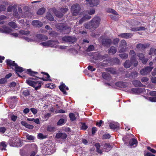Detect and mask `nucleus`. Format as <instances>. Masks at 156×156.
Here are the masks:
<instances>
[{
    "instance_id": "nucleus-1",
    "label": "nucleus",
    "mask_w": 156,
    "mask_h": 156,
    "mask_svg": "<svg viewBox=\"0 0 156 156\" xmlns=\"http://www.w3.org/2000/svg\"><path fill=\"white\" fill-rule=\"evenodd\" d=\"M100 21L101 19L100 17H95L89 22L84 24L85 27L86 28L89 29L92 28H96L99 27Z\"/></svg>"
},
{
    "instance_id": "nucleus-2",
    "label": "nucleus",
    "mask_w": 156,
    "mask_h": 156,
    "mask_svg": "<svg viewBox=\"0 0 156 156\" xmlns=\"http://www.w3.org/2000/svg\"><path fill=\"white\" fill-rule=\"evenodd\" d=\"M68 10L69 9L68 8H62L60 9L61 12H60L58 11H57L55 8H54L50 9H49V11L51 13H54L57 17L61 18L63 16L64 14L68 11Z\"/></svg>"
},
{
    "instance_id": "nucleus-3",
    "label": "nucleus",
    "mask_w": 156,
    "mask_h": 156,
    "mask_svg": "<svg viewBox=\"0 0 156 156\" xmlns=\"http://www.w3.org/2000/svg\"><path fill=\"white\" fill-rule=\"evenodd\" d=\"M93 58L96 60H103V62H106V63H109L112 60L108 58V55H102L100 53H96L94 56Z\"/></svg>"
},
{
    "instance_id": "nucleus-4",
    "label": "nucleus",
    "mask_w": 156,
    "mask_h": 156,
    "mask_svg": "<svg viewBox=\"0 0 156 156\" xmlns=\"http://www.w3.org/2000/svg\"><path fill=\"white\" fill-rule=\"evenodd\" d=\"M55 27L58 29L62 31V33L64 34H68L71 31V28L66 26L63 23H58L55 25Z\"/></svg>"
},
{
    "instance_id": "nucleus-5",
    "label": "nucleus",
    "mask_w": 156,
    "mask_h": 156,
    "mask_svg": "<svg viewBox=\"0 0 156 156\" xmlns=\"http://www.w3.org/2000/svg\"><path fill=\"white\" fill-rule=\"evenodd\" d=\"M30 79H34V78H30L26 80L27 83L30 86L35 87V90H37L40 89L42 83L41 81H35L31 80Z\"/></svg>"
},
{
    "instance_id": "nucleus-6",
    "label": "nucleus",
    "mask_w": 156,
    "mask_h": 156,
    "mask_svg": "<svg viewBox=\"0 0 156 156\" xmlns=\"http://www.w3.org/2000/svg\"><path fill=\"white\" fill-rule=\"evenodd\" d=\"M58 41L57 40H49L46 42L41 43L40 44L46 47H54L55 45L58 44Z\"/></svg>"
},
{
    "instance_id": "nucleus-7",
    "label": "nucleus",
    "mask_w": 156,
    "mask_h": 156,
    "mask_svg": "<svg viewBox=\"0 0 156 156\" xmlns=\"http://www.w3.org/2000/svg\"><path fill=\"white\" fill-rule=\"evenodd\" d=\"M20 143V141L19 138L16 137H11L9 139V142L10 146L13 147L18 146Z\"/></svg>"
},
{
    "instance_id": "nucleus-8",
    "label": "nucleus",
    "mask_w": 156,
    "mask_h": 156,
    "mask_svg": "<svg viewBox=\"0 0 156 156\" xmlns=\"http://www.w3.org/2000/svg\"><path fill=\"white\" fill-rule=\"evenodd\" d=\"M80 9V5L77 4H76L73 5L71 7V12L73 15V16H76L79 12Z\"/></svg>"
},
{
    "instance_id": "nucleus-9",
    "label": "nucleus",
    "mask_w": 156,
    "mask_h": 156,
    "mask_svg": "<svg viewBox=\"0 0 156 156\" xmlns=\"http://www.w3.org/2000/svg\"><path fill=\"white\" fill-rule=\"evenodd\" d=\"M62 39L63 41L68 42L69 44H72L76 41V39L75 37L71 36L64 37L62 38Z\"/></svg>"
},
{
    "instance_id": "nucleus-10",
    "label": "nucleus",
    "mask_w": 156,
    "mask_h": 156,
    "mask_svg": "<svg viewBox=\"0 0 156 156\" xmlns=\"http://www.w3.org/2000/svg\"><path fill=\"white\" fill-rule=\"evenodd\" d=\"M127 46V43L125 40H123L121 41L119 48L120 49L119 50V53H123L126 52V48Z\"/></svg>"
},
{
    "instance_id": "nucleus-11",
    "label": "nucleus",
    "mask_w": 156,
    "mask_h": 156,
    "mask_svg": "<svg viewBox=\"0 0 156 156\" xmlns=\"http://www.w3.org/2000/svg\"><path fill=\"white\" fill-rule=\"evenodd\" d=\"M86 4L91 7L97 6L100 3V0H86Z\"/></svg>"
},
{
    "instance_id": "nucleus-12",
    "label": "nucleus",
    "mask_w": 156,
    "mask_h": 156,
    "mask_svg": "<svg viewBox=\"0 0 156 156\" xmlns=\"http://www.w3.org/2000/svg\"><path fill=\"white\" fill-rule=\"evenodd\" d=\"M129 91V92L133 94H139L144 92L145 89L141 88H132Z\"/></svg>"
},
{
    "instance_id": "nucleus-13",
    "label": "nucleus",
    "mask_w": 156,
    "mask_h": 156,
    "mask_svg": "<svg viewBox=\"0 0 156 156\" xmlns=\"http://www.w3.org/2000/svg\"><path fill=\"white\" fill-rule=\"evenodd\" d=\"M153 67L151 66H147L142 69L140 71V74L143 75H145L149 73L152 70Z\"/></svg>"
},
{
    "instance_id": "nucleus-14",
    "label": "nucleus",
    "mask_w": 156,
    "mask_h": 156,
    "mask_svg": "<svg viewBox=\"0 0 156 156\" xmlns=\"http://www.w3.org/2000/svg\"><path fill=\"white\" fill-rule=\"evenodd\" d=\"M129 54L132 56L130 59L131 62L132 63L135 62L134 63V66H136L137 65V62L136 61L135 58L136 53L133 50H131Z\"/></svg>"
},
{
    "instance_id": "nucleus-15",
    "label": "nucleus",
    "mask_w": 156,
    "mask_h": 156,
    "mask_svg": "<svg viewBox=\"0 0 156 156\" xmlns=\"http://www.w3.org/2000/svg\"><path fill=\"white\" fill-rule=\"evenodd\" d=\"M112 43L111 39L108 38L103 39L102 41V44L103 46L107 47H109Z\"/></svg>"
},
{
    "instance_id": "nucleus-16",
    "label": "nucleus",
    "mask_w": 156,
    "mask_h": 156,
    "mask_svg": "<svg viewBox=\"0 0 156 156\" xmlns=\"http://www.w3.org/2000/svg\"><path fill=\"white\" fill-rule=\"evenodd\" d=\"M137 56L139 57L141 61L143 64H146L148 59L145 58L144 55L142 53H138L137 54Z\"/></svg>"
},
{
    "instance_id": "nucleus-17",
    "label": "nucleus",
    "mask_w": 156,
    "mask_h": 156,
    "mask_svg": "<svg viewBox=\"0 0 156 156\" xmlns=\"http://www.w3.org/2000/svg\"><path fill=\"white\" fill-rule=\"evenodd\" d=\"M150 46V44L149 43L142 44L139 43L137 44L136 46V48L137 49L140 50H143L145 48L149 47Z\"/></svg>"
},
{
    "instance_id": "nucleus-18",
    "label": "nucleus",
    "mask_w": 156,
    "mask_h": 156,
    "mask_svg": "<svg viewBox=\"0 0 156 156\" xmlns=\"http://www.w3.org/2000/svg\"><path fill=\"white\" fill-rule=\"evenodd\" d=\"M52 150V149L50 146L48 145L44 147L43 150L42 151L44 153L45 151V153H44V154L45 155L50 154L53 153Z\"/></svg>"
},
{
    "instance_id": "nucleus-19",
    "label": "nucleus",
    "mask_w": 156,
    "mask_h": 156,
    "mask_svg": "<svg viewBox=\"0 0 156 156\" xmlns=\"http://www.w3.org/2000/svg\"><path fill=\"white\" fill-rule=\"evenodd\" d=\"M12 31V29L5 26H4L2 28H0V33H9Z\"/></svg>"
},
{
    "instance_id": "nucleus-20",
    "label": "nucleus",
    "mask_w": 156,
    "mask_h": 156,
    "mask_svg": "<svg viewBox=\"0 0 156 156\" xmlns=\"http://www.w3.org/2000/svg\"><path fill=\"white\" fill-rule=\"evenodd\" d=\"M119 37L126 39L131 38L133 36L132 34L130 33H123L118 35Z\"/></svg>"
},
{
    "instance_id": "nucleus-21",
    "label": "nucleus",
    "mask_w": 156,
    "mask_h": 156,
    "mask_svg": "<svg viewBox=\"0 0 156 156\" xmlns=\"http://www.w3.org/2000/svg\"><path fill=\"white\" fill-rule=\"evenodd\" d=\"M67 137V135L64 133H57L55 136V137L56 138L62 140L66 139Z\"/></svg>"
},
{
    "instance_id": "nucleus-22",
    "label": "nucleus",
    "mask_w": 156,
    "mask_h": 156,
    "mask_svg": "<svg viewBox=\"0 0 156 156\" xmlns=\"http://www.w3.org/2000/svg\"><path fill=\"white\" fill-rule=\"evenodd\" d=\"M59 87L60 90L62 91L64 94L66 95L67 94L66 92L64 89H66L67 90H68L69 88L68 87H66L65 84L62 83L59 86Z\"/></svg>"
},
{
    "instance_id": "nucleus-23",
    "label": "nucleus",
    "mask_w": 156,
    "mask_h": 156,
    "mask_svg": "<svg viewBox=\"0 0 156 156\" xmlns=\"http://www.w3.org/2000/svg\"><path fill=\"white\" fill-rule=\"evenodd\" d=\"M36 37L41 41H45L48 39V37L42 34H38L37 35Z\"/></svg>"
},
{
    "instance_id": "nucleus-24",
    "label": "nucleus",
    "mask_w": 156,
    "mask_h": 156,
    "mask_svg": "<svg viewBox=\"0 0 156 156\" xmlns=\"http://www.w3.org/2000/svg\"><path fill=\"white\" fill-rule=\"evenodd\" d=\"M32 24L33 25L38 27H41L43 25V24L42 22L38 20H35L33 21L32 22Z\"/></svg>"
},
{
    "instance_id": "nucleus-25",
    "label": "nucleus",
    "mask_w": 156,
    "mask_h": 156,
    "mask_svg": "<svg viewBox=\"0 0 156 156\" xmlns=\"http://www.w3.org/2000/svg\"><path fill=\"white\" fill-rule=\"evenodd\" d=\"M7 64L12 69L16 65V63L14 61L8 59L6 61Z\"/></svg>"
},
{
    "instance_id": "nucleus-26",
    "label": "nucleus",
    "mask_w": 156,
    "mask_h": 156,
    "mask_svg": "<svg viewBox=\"0 0 156 156\" xmlns=\"http://www.w3.org/2000/svg\"><path fill=\"white\" fill-rule=\"evenodd\" d=\"M41 74H43L45 76H47L46 77L44 76V78L43 77H41V78H39V77H37L36 79H40L43 81H48V80H50L51 81V80L50 79H49V78L50 77V76L49 75L46 73H44L43 72H41Z\"/></svg>"
},
{
    "instance_id": "nucleus-27",
    "label": "nucleus",
    "mask_w": 156,
    "mask_h": 156,
    "mask_svg": "<svg viewBox=\"0 0 156 156\" xmlns=\"http://www.w3.org/2000/svg\"><path fill=\"white\" fill-rule=\"evenodd\" d=\"M112 147L109 144L105 143L103 147V151L107 152L111 149Z\"/></svg>"
},
{
    "instance_id": "nucleus-28",
    "label": "nucleus",
    "mask_w": 156,
    "mask_h": 156,
    "mask_svg": "<svg viewBox=\"0 0 156 156\" xmlns=\"http://www.w3.org/2000/svg\"><path fill=\"white\" fill-rule=\"evenodd\" d=\"M115 85L117 87L122 88L126 87L127 86L126 83L123 82H118L115 83Z\"/></svg>"
},
{
    "instance_id": "nucleus-29",
    "label": "nucleus",
    "mask_w": 156,
    "mask_h": 156,
    "mask_svg": "<svg viewBox=\"0 0 156 156\" xmlns=\"http://www.w3.org/2000/svg\"><path fill=\"white\" fill-rule=\"evenodd\" d=\"M91 18V16L88 15H85L83 16V17H82L79 21L78 23L79 24H82L84 21L86 20H88L90 19Z\"/></svg>"
},
{
    "instance_id": "nucleus-30",
    "label": "nucleus",
    "mask_w": 156,
    "mask_h": 156,
    "mask_svg": "<svg viewBox=\"0 0 156 156\" xmlns=\"http://www.w3.org/2000/svg\"><path fill=\"white\" fill-rule=\"evenodd\" d=\"M109 127L111 129L113 130L117 129L119 128V124L118 123H112L110 124Z\"/></svg>"
},
{
    "instance_id": "nucleus-31",
    "label": "nucleus",
    "mask_w": 156,
    "mask_h": 156,
    "mask_svg": "<svg viewBox=\"0 0 156 156\" xmlns=\"http://www.w3.org/2000/svg\"><path fill=\"white\" fill-rule=\"evenodd\" d=\"M13 69H14L15 70L16 73H17V72H22L24 71L23 69L20 66H18L17 64H16L14 67Z\"/></svg>"
},
{
    "instance_id": "nucleus-32",
    "label": "nucleus",
    "mask_w": 156,
    "mask_h": 156,
    "mask_svg": "<svg viewBox=\"0 0 156 156\" xmlns=\"http://www.w3.org/2000/svg\"><path fill=\"white\" fill-rule=\"evenodd\" d=\"M133 84L135 87H141L143 86L140 81L137 80H133Z\"/></svg>"
},
{
    "instance_id": "nucleus-33",
    "label": "nucleus",
    "mask_w": 156,
    "mask_h": 156,
    "mask_svg": "<svg viewBox=\"0 0 156 156\" xmlns=\"http://www.w3.org/2000/svg\"><path fill=\"white\" fill-rule=\"evenodd\" d=\"M129 143L130 146H133L135 145L134 147H135L137 145V141L136 139L132 138L129 141Z\"/></svg>"
},
{
    "instance_id": "nucleus-34",
    "label": "nucleus",
    "mask_w": 156,
    "mask_h": 156,
    "mask_svg": "<svg viewBox=\"0 0 156 156\" xmlns=\"http://www.w3.org/2000/svg\"><path fill=\"white\" fill-rule=\"evenodd\" d=\"M117 51L116 48L114 46H112L108 50V53L109 54L114 55L115 54Z\"/></svg>"
},
{
    "instance_id": "nucleus-35",
    "label": "nucleus",
    "mask_w": 156,
    "mask_h": 156,
    "mask_svg": "<svg viewBox=\"0 0 156 156\" xmlns=\"http://www.w3.org/2000/svg\"><path fill=\"white\" fill-rule=\"evenodd\" d=\"M135 63V62L132 63L131 61L130 62L129 60H127L124 63V66L126 68H129L130 67L131 64H134Z\"/></svg>"
},
{
    "instance_id": "nucleus-36",
    "label": "nucleus",
    "mask_w": 156,
    "mask_h": 156,
    "mask_svg": "<svg viewBox=\"0 0 156 156\" xmlns=\"http://www.w3.org/2000/svg\"><path fill=\"white\" fill-rule=\"evenodd\" d=\"M94 63L96 64V66L97 67L100 68H101L104 67L106 64V63L102 62H94Z\"/></svg>"
},
{
    "instance_id": "nucleus-37",
    "label": "nucleus",
    "mask_w": 156,
    "mask_h": 156,
    "mask_svg": "<svg viewBox=\"0 0 156 156\" xmlns=\"http://www.w3.org/2000/svg\"><path fill=\"white\" fill-rule=\"evenodd\" d=\"M6 146L5 142L3 141L0 143V149L1 150H5Z\"/></svg>"
},
{
    "instance_id": "nucleus-38",
    "label": "nucleus",
    "mask_w": 156,
    "mask_h": 156,
    "mask_svg": "<svg viewBox=\"0 0 156 156\" xmlns=\"http://www.w3.org/2000/svg\"><path fill=\"white\" fill-rule=\"evenodd\" d=\"M13 16L17 19H20V15L17 12L16 8L13 10Z\"/></svg>"
},
{
    "instance_id": "nucleus-39",
    "label": "nucleus",
    "mask_w": 156,
    "mask_h": 156,
    "mask_svg": "<svg viewBox=\"0 0 156 156\" xmlns=\"http://www.w3.org/2000/svg\"><path fill=\"white\" fill-rule=\"evenodd\" d=\"M146 28L143 27H136L133 28L132 30L133 31H137L139 30H144Z\"/></svg>"
},
{
    "instance_id": "nucleus-40",
    "label": "nucleus",
    "mask_w": 156,
    "mask_h": 156,
    "mask_svg": "<svg viewBox=\"0 0 156 156\" xmlns=\"http://www.w3.org/2000/svg\"><path fill=\"white\" fill-rule=\"evenodd\" d=\"M27 73L31 76H34L35 75L37 74L38 73L36 72L33 71L30 69H27L26 71Z\"/></svg>"
},
{
    "instance_id": "nucleus-41",
    "label": "nucleus",
    "mask_w": 156,
    "mask_h": 156,
    "mask_svg": "<svg viewBox=\"0 0 156 156\" xmlns=\"http://www.w3.org/2000/svg\"><path fill=\"white\" fill-rule=\"evenodd\" d=\"M49 12H48L47 13V15L46 16V18L48 20L50 21H53L54 20V18L53 16L51 15V14L49 12H51L49 11Z\"/></svg>"
},
{
    "instance_id": "nucleus-42",
    "label": "nucleus",
    "mask_w": 156,
    "mask_h": 156,
    "mask_svg": "<svg viewBox=\"0 0 156 156\" xmlns=\"http://www.w3.org/2000/svg\"><path fill=\"white\" fill-rule=\"evenodd\" d=\"M17 7V6L16 5H14L13 6H9L7 8V11L8 12H10L12 11H13V10H15Z\"/></svg>"
},
{
    "instance_id": "nucleus-43",
    "label": "nucleus",
    "mask_w": 156,
    "mask_h": 156,
    "mask_svg": "<svg viewBox=\"0 0 156 156\" xmlns=\"http://www.w3.org/2000/svg\"><path fill=\"white\" fill-rule=\"evenodd\" d=\"M45 9L43 7L39 9L37 12V13L39 15H42L45 12Z\"/></svg>"
},
{
    "instance_id": "nucleus-44",
    "label": "nucleus",
    "mask_w": 156,
    "mask_h": 156,
    "mask_svg": "<svg viewBox=\"0 0 156 156\" xmlns=\"http://www.w3.org/2000/svg\"><path fill=\"white\" fill-rule=\"evenodd\" d=\"M102 76L103 78L105 80H108L111 78L109 75L105 72L102 73Z\"/></svg>"
},
{
    "instance_id": "nucleus-45",
    "label": "nucleus",
    "mask_w": 156,
    "mask_h": 156,
    "mask_svg": "<svg viewBox=\"0 0 156 156\" xmlns=\"http://www.w3.org/2000/svg\"><path fill=\"white\" fill-rule=\"evenodd\" d=\"M95 147H96L97 148V151L100 154H101L102 153V151L101 150H100L99 149L100 147V145L99 143H96L95 145Z\"/></svg>"
},
{
    "instance_id": "nucleus-46",
    "label": "nucleus",
    "mask_w": 156,
    "mask_h": 156,
    "mask_svg": "<svg viewBox=\"0 0 156 156\" xmlns=\"http://www.w3.org/2000/svg\"><path fill=\"white\" fill-rule=\"evenodd\" d=\"M8 25L13 28H16L17 27V24L14 22H10L8 23Z\"/></svg>"
},
{
    "instance_id": "nucleus-47",
    "label": "nucleus",
    "mask_w": 156,
    "mask_h": 156,
    "mask_svg": "<svg viewBox=\"0 0 156 156\" xmlns=\"http://www.w3.org/2000/svg\"><path fill=\"white\" fill-rule=\"evenodd\" d=\"M106 71L113 74H115L116 73L115 69L112 68H109L107 69H106Z\"/></svg>"
},
{
    "instance_id": "nucleus-48",
    "label": "nucleus",
    "mask_w": 156,
    "mask_h": 156,
    "mask_svg": "<svg viewBox=\"0 0 156 156\" xmlns=\"http://www.w3.org/2000/svg\"><path fill=\"white\" fill-rule=\"evenodd\" d=\"M119 55L122 59H126L128 58V54L125 53L120 54Z\"/></svg>"
},
{
    "instance_id": "nucleus-49",
    "label": "nucleus",
    "mask_w": 156,
    "mask_h": 156,
    "mask_svg": "<svg viewBox=\"0 0 156 156\" xmlns=\"http://www.w3.org/2000/svg\"><path fill=\"white\" fill-rule=\"evenodd\" d=\"M55 129V128L51 126H48L47 127V130L49 132H54Z\"/></svg>"
},
{
    "instance_id": "nucleus-50",
    "label": "nucleus",
    "mask_w": 156,
    "mask_h": 156,
    "mask_svg": "<svg viewBox=\"0 0 156 156\" xmlns=\"http://www.w3.org/2000/svg\"><path fill=\"white\" fill-rule=\"evenodd\" d=\"M107 12L109 13H112L115 15H118V13L113 9L109 8L107 9Z\"/></svg>"
},
{
    "instance_id": "nucleus-51",
    "label": "nucleus",
    "mask_w": 156,
    "mask_h": 156,
    "mask_svg": "<svg viewBox=\"0 0 156 156\" xmlns=\"http://www.w3.org/2000/svg\"><path fill=\"white\" fill-rule=\"evenodd\" d=\"M20 33L23 35H27L30 33V31H26L24 30H22L20 31Z\"/></svg>"
},
{
    "instance_id": "nucleus-52",
    "label": "nucleus",
    "mask_w": 156,
    "mask_h": 156,
    "mask_svg": "<svg viewBox=\"0 0 156 156\" xmlns=\"http://www.w3.org/2000/svg\"><path fill=\"white\" fill-rule=\"evenodd\" d=\"M69 117L70 119L72 121L75 120L76 119L75 115L73 113H70L69 114Z\"/></svg>"
},
{
    "instance_id": "nucleus-53",
    "label": "nucleus",
    "mask_w": 156,
    "mask_h": 156,
    "mask_svg": "<svg viewBox=\"0 0 156 156\" xmlns=\"http://www.w3.org/2000/svg\"><path fill=\"white\" fill-rule=\"evenodd\" d=\"M81 129L83 130H85L88 128V126L86 125L85 123L81 122Z\"/></svg>"
},
{
    "instance_id": "nucleus-54",
    "label": "nucleus",
    "mask_w": 156,
    "mask_h": 156,
    "mask_svg": "<svg viewBox=\"0 0 156 156\" xmlns=\"http://www.w3.org/2000/svg\"><path fill=\"white\" fill-rule=\"evenodd\" d=\"M27 139L30 140H34L35 137L31 135H29V134H27L26 136Z\"/></svg>"
},
{
    "instance_id": "nucleus-55",
    "label": "nucleus",
    "mask_w": 156,
    "mask_h": 156,
    "mask_svg": "<svg viewBox=\"0 0 156 156\" xmlns=\"http://www.w3.org/2000/svg\"><path fill=\"white\" fill-rule=\"evenodd\" d=\"M6 17L4 15H1L0 16V24H3L4 23L3 20L5 19Z\"/></svg>"
},
{
    "instance_id": "nucleus-56",
    "label": "nucleus",
    "mask_w": 156,
    "mask_h": 156,
    "mask_svg": "<svg viewBox=\"0 0 156 156\" xmlns=\"http://www.w3.org/2000/svg\"><path fill=\"white\" fill-rule=\"evenodd\" d=\"M94 49V48L93 45H89L87 48V51H93Z\"/></svg>"
},
{
    "instance_id": "nucleus-57",
    "label": "nucleus",
    "mask_w": 156,
    "mask_h": 156,
    "mask_svg": "<svg viewBox=\"0 0 156 156\" xmlns=\"http://www.w3.org/2000/svg\"><path fill=\"white\" fill-rule=\"evenodd\" d=\"M23 94L25 96H27L30 94V92L28 90L26 89L23 91Z\"/></svg>"
},
{
    "instance_id": "nucleus-58",
    "label": "nucleus",
    "mask_w": 156,
    "mask_h": 156,
    "mask_svg": "<svg viewBox=\"0 0 156 156\" xmlns=\"http://www.w3.org/2000/svg\"><path fill=\"white\" fill-rule=\"evenodd\" d=\"M64 119H60L57 122V125L60 126L62 125L64 122Z\"/></svg>"
},
{
    "instance_id": "nucleus-59",
    "label": "nucleus",
    "mask_w": 156,
    "mask_h": 156,
    "mask_svg": "<svg viewBox=\"0 0 156 156\" xmlns=\"http://www.w3.org/2000/svg\"><path fill=\"white\" fill-rule=\"evenodd\" d=\"M119 41V39L118 38H115L113 40V44L114 45H116Z\"/></svg>"
},
{
    "instance_id": "nucleus-60",
    "label": "nucleus",
    "mask_w": 156,
    "mask_h": 156,
    "mask_svg": "<svg viewBox=\"0 0 156 156\" xmlns=\"http://www.w3.org/2000/svg\"><path fill=\"white\" fill-rule=\"evenodd\" d=\"M114 63L119 64L120 63L119 60L117 58H113L112 61Z\"/></svg>"
},
{
    "instance_id": "nucleus-61",
    "label": "nucleus",
    "mask_w": 156,
    "mask_h": 156,
    "mask_svg": "<svg viewBox=\"0 0 156 156\" xmlns=\"http://www.w3.org/2000/svg\"><path fill=\"white\" fill-rule=\"evenodd\" d=\"M148 99L150 101L152 102H156V97H149Z\"/></svg>"
},
{
    "instance_id": "nucleus-62",
    "label": "nucleus",
    "mask_w": 156,
    "mask_h": 156,
    "mask_svg": "<svg viewBox=\"0 0 156 156\" xmlns=\"http://www.w3.org/2000/svg\"><path fill=\"white\" fill-rule=\"evenodd\" d=\"M88 14L89 15H93L94 14L95 12V10L94 9H92L90 10L89 11L87 12Z\"/></svg>"
},
{
    "instance_id": "nucleus-63",
    "label": "nucleus",
    "mask_w": 156,
    "mask_h": 156,
    "mask_svg": "<svg viewBox=\"0 0 156 156\" xmlns=\"http://www.w3.org/2000/svg\"><path fill=\"white\" fill-rule=\"evenodd\" d=\"M137 73L136 71L132 72L131 74V76L133 78L136 77L137 76Z\"/></svg>"
},
{
    "instance_id": "nucleus-64",
    "label": "nucleus",
    "mask_w": 156,
    "mask_h": 156,
    "mask_svg": "<svg viewBox=\"0 0 156 156\" xmlns=\"http://www.w3.org/2000/svg\"><path fill=\"white\" fill-rule=\"evenodd\" d=\"M7 82V80L5 78H3L0 79V84H3Z\"/></svg>"
}]
</instances>
